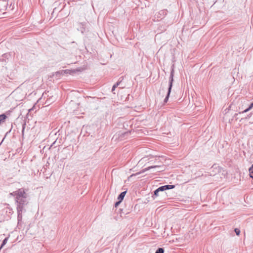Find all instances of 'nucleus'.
Masks as SVG:
<instances>
[{"label":"nucleus","mask_w":253,"mask_h":253,"mask_svg":"<svg viewBox=\"0 0 253 253\" xmlns=\"http://www.w3.org/2000/svg\"><path fill=\"white\" fill-rule=\"evenodd\" d=\"M11 196L15 197V202L17 206V209L19 207L21 210H24V206L28 204L27 200V195L23 188H20L10 194Z\"/></svg>","instance_id":"nucleus-1"},{"label":"nucleus","mask_w":253,"mask_h":253,"mask_svg":"<svg viewBox=\"0 0 253 253\" xmlns=\"http://www.w3.org/2000/svg\"><path fill=\"white\" fill-rule=\"evenodd\" d=\"M173 77H174V70L172 69L170 72V77L169 78V88L167 92V96L164 99V102L166 103L169 98V94L171 92V88L172 86L173 82Z\"/></svg>","instance_id":"nucleus-2"},{"label":"nucleus","mask_w":253,"mask_h":253,"mask_svg":"<svg viewBox=\"0 0 253 253\" xmlns=\"http://www.w3.org/2000/svg\"><path fill=\"white\" fill-rule=\"evenodd\" d=\"M153 168L158 169L157 170V171L160 172V171L164 170L163 168H164V166L162 167L161 166H153L149 167L146 168L145 169H144L143 170H144V171H145L146 170L150 169H153Z\"/></svg>","instance_id":"nucleus-3"},{"label":"nucleus","mask_w":253,"mask_h":253,"mask_svg":"<svg viewBox=\"0 0 253 253\" xmlns=\"http://www.w3.org/2000/svg\"><path fill=\"white\" fill-rule=\"evenodd\" d=\"M24 210H21V208H18V209H17V219L18 221V223L21 222L22 220V211Z\"/></svg>","instance_id":"nucleus-4"},{"label":"nucleus","mask_w":253,"mask_h":253,"mask_svg":"<svg viewBox=\"0 0 253 253\" xmlns=\"http://www.w3.org/2000/svg\"><path fill=\"white\" fill-rule=\"evenodd\" d=\"M120 81H119L118 82H117L112 87V91L113 92L115 88L120 85V83L123 81L124 80V77H122L119 79Z\"/></svg>","instance_id":"nucleus-5"},{"label":"nucleus","mask_w":253,"mask_h":253,"mask_svg":"<svg viewBox=\"0 0 253 253\" xmlns=\"http://www.w3.org/2000/svg\"><path fill=\"white\" fill-rule=\"evenodd\" d=\"M126 193V191H124V192L121 193V194L119 195V196L118 197V200H119L120 201H122L125 196Z\"/></svg>","instance_id":"nucleus-6"},{"label":"nucleus","mask_w":253,"mask_h":253,"mask_svg":"<svg viewBox=\"0 0 253 253\" xmlns=\"http://www.w3.org/2000/svg\"><path fill=\"white\" fill-rule=\"evenodd\" d=\"M163 187H164V190H169V189H171L174 188L175 186L173 185H166L163 186Z\"/></svg>","instance_id":"nucleus-7"},{"label":"nucleus","mask_w":253,"mask_h":253,"mask_svg":"<svg viewBox=\"0 0 253 253\" xmlns=\"http://www.w3.org/2000/svg\"><path fill=\"white\" fill-rule=\"evenodd\" d=\"M6 116L5 114H3L1 115H0V124L3 122L4 120L6 119Z\"/></svg>","instance_id":"nucleus-8"},{"label":"nucleus","mask_w":253,"mask_h":253,"mask_svg":"<svg viewBox=\"0 0 253 253\" xmlns=\"http://www.w3.org/2000/svg\"><path fill=\"white\" fill-rule=\"evenodd\" d=\"M8 237L5 238L2 241V243L0 246V250L6 244L7 241H8Z\"/></svg>","instance_id":"nucleus-9"},{"label":"nucleus","mask_w":253,"mask_h":253,"mask_svg":"<svg viewBox=\"0 0 253 253\" xmlns=\"http://www.w3.org/2000/svg\"><path fill=\"white\" fill-rule=\"evenodd\" d=\"M55 75L57 77H59L61 76L64 75V74L63 70H61V71H59L56 72Z\"/></svg>","instance_id":"nucleus-10"},{"label":"nucleus","mask_w":253,"mask_h":253,"mask_svg":"<svg viewBox=\"0 0 253 253\" xmlns=\"http://www.w3.org/2000/svg\"><path fill=\"white\" fill-rule=\"evenodd\" d=\"M164 250L163 248H159L155 252V253H164Z\"/></svg>","instance_id":"nucleus-11"},{"label":"nucleus","mask_w":253,"mask_h":253,"mask_svg":"<svg viewBox=\"0 0 253 253\" xmlns=\"http://www.w3.org/2000/svg\"><path fill=\"white\" fill-rule=\"evenodd\" d=\"M253 106V102L251 103V104L250 105V107L247 108V109H246L245 110H244V111L242 112V113H245V112H248L249 110H250Z\"/></svg>","instance_id":"nucleus-12"},{"label":"nucleus","mask_w":253,"mask_h":253,"mask_svg":"<svg viewBox=\"0 0 253 253\" xmlns=\"http://www.w3.org/2000/svg\"><path fill=\"white\" fill-rule=\"evenodd\" d=\"M237 235L239 236L240 233V230L238 228H235L234 230Z\"/></svg>","instance_id":"nucleus-13"},{"label":"nucleus","mask_w":253,"mask_h":253,"mask_svg":"<svg viewBox=\"0 0 253 253\" xmlns=\"http://www.w3.org/2000/svg\"><path fill=\"white\" fill-rule=\"evenodd\" d=\"M250 172V176L251 178L253 179V170L249 169Z\"/></svg>","instance_id":"nucleus-14"},{"label":"nucleus","mask_w":253,"mask_h":253,"mask_svg":"<svg viewBox=\"0 0 253 253\" xmlns=\"http://www.w3.org/2000/svg\"><path fill=\"white\" fill-rule=\"evenodd\" d=\"M64 74H70L71 71L69 70H63Z\"/></svg>","instance_id":"nucleus-15"},{"label":"nucleus","mask_w":253,"mask_h":253,"mask_svg":"<svg viewBox=\"0 0 253 253\" xmlns=\"http://www.w3.org/2000/svg\"><path fill=\"white\" fill-rule=\"evenodd\" d=\"M157 189L159 190V192L165 191L163 186L159 187L158 188H157Z\"/></svg>","instance_id":"nucleus-16"},{"label":"nucleus","mask_w":253,"mask_h":253,"mask_svg":"<svg viewBox=\"0 0 253 253\" xmlns=\"http://www.w3.org/2000/svg\"><path fill=\"white\" fill-rule=\"evenodd\" d=\"M159 192V190L157 189L156 190H155L154 191V195L157 196H158V193Z\"/></svg>","instance_id":"nucleus-17"},{"label":"nucleus","mask_w":253,"mask_h":253,"mask_svg":"<svg viewBox=\"0 0 253 253\" xmlns=\"http://www.w3.org/2000/svg\"><path fill=\"white\" fill-rule=\"evenodd\" d=\"M121 202H122V201H119V200L118 202H117L115 203V207H117L119 205V204L121 203Z\"/></svg>","instance_id":"nucleus-18"},{"label":"nucleus","mask_w":253,"mask_h":253,"mask_svg":"<svg viewBox=\"0 0 253 253\" xmlns=\"http://www.w3.org/2000/svg\"><path fill=\"white\" fill-rule=\"evenodd\" d=\"M161 13L164 15L166 14V12L165 10H162L159 13V14H161Z\"/></svg>","instance_id":"nucleus-19"},{"label":"nucleus","mask_w":253,"mask_h":253,"mask_svg":"<svg viewBox=\"0 0 253 253\" xmlns=\"http://www.w3.org/2000/svg\"><path fill=\"white\" fill-rule=\"evenodd\" d=\"M252 169L253 170V164L252 165V166H251V167L249 169Z\"/></svg>","instance_id":"nucleus-20"},{"label":"nucleus","mask_w":253,"mask_h":253,"mask_svg":"<svg viewBox=\"0 0 253 253\" xmlns=\"http://www.w3.org/2000/svg\"><path fill=\"white\" fill-rule=\"evenodd\" d=\"M144 159H145V158H143L141 159L140 160L139 162H141V161H143V160H144Z\"/></svg>","instance_id":"nucleus-21"},{"label":"nucleus","mask_w":253,"mask_h":253,"mask_svg":"<svg viewBox=\"0 0 253 253\" xmlns=\"http://www.w3.org/2000/svg\"><path fill=\"white\" fill-rule=\"evenodd\" d=\"M24 127L23 126V130H22V133H24Z\"/></svg>","instance_id":"nucleus-22"},{"label":"nucleus","mask_w":253,"mask_h":253,"mask_svg":"<svg viewBox=\"0 0 253 253\" xmlns=\"http://www.w3.org/2000/svg\"><path fill=\"white\" fill-rule=\"evenodd\" d=\"M128 134V132H125V133H124V135H126V134Z\"/></svg>","instance_id":"nucleus-23"}]
</instances>
